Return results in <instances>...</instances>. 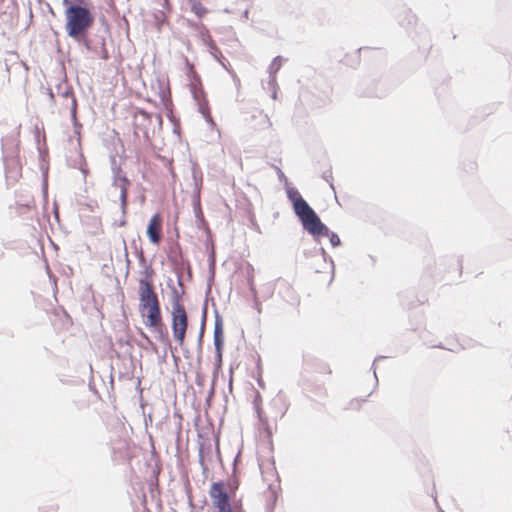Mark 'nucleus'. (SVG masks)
I'll return each instance as SVG.
<instances>
[{
	"label": "nucleus",
	"mask_w": 512,
	"mask_h": 512,
	"mask_svg": "<svg viewBox=\"0 0 512 512\" xmlns=\"http://www.w3.org/2000/svg\"><path fill=\"white\" fill-rule=\"evenodd\" d=\"M185 62H186L188 81L200 78L199 74L195 70L194 65L192 63H190L187 58L185 59Z\"/></svg>",
	"instance_id": "15"
},
{
	"label": "nucleus",
	"mask_w": 512,
	"mask_h": 512,
	"mask_svg": "<svg viewBox=\"0 0 512 512\" xmlns=\"http://www.w3.org/2000/svg\"><path fill=\"white\" fill-rule=\"evenodd\" d=\"M187 328L188 314L181 297L176 294L172 301L171 330L174 340L179 346H182L185 342Z\"/></svg>",
	"instance_id": "3"
},
{
	"label": "nucleus",
	"mask_w": 512,
	"mask_h": 512,
	"mask_svg": "<svg viewBox=\"0 0 512 512\" xmlns=\"http://www.w3.org/2000/svg\"><path fill=\"white\" fill-rule=\"evenodd\" d=\"M191 11L198 17L203 18L208 13V9L201 3L200 0H189Z\"/></svg>",
	"instance_id": "11"
},
{
	"label": "nucleus",
	"mask_w": 512,
	"mask_h": 512,
	"mask_svg": "<svg viewBox=\"0 0 512 512\" xmlns=\"http://www.w3.org/2000/svg\"><path fill=\"white\" fill-rule=\"evenodd\" d=\"M330 241L333 246H337L340 243V239L335 233H331Z\"/></svg>",
	"instance_id": "18"
},
{
	"label": "nucleus",
	"mask_w": 512,
	"mask_h": 512,
	"mask_svg": "<svg viewBox=\"0 0 512 512\" xmlns=\"http://www.w3.org/2000/svg\"><path fill=\"white\" fill-rule=\"evenodd\" d=\"M287 196L293 204L295 214L300 219L303 228L314 237L329 236V229L321 222L315 211L303 199L298 190L291 188Z\"/></svg>",
	"instance_id": "1"
},
{
	"label": "nucleus",
	"mask_w": 512,
	"mask_h": 512,
	"mask_svg": "<svg viewBox=\"0 0 512 512\" xmlns=\"http://www.w3.org/2000/svg\"><path fill=\"white\" fill-rule=\"evenodd\" d=\"M196 101H197V103L199 105V110L203 114V116L208 121H212V117L210 115V111H209V107H208V102H207L206 96H204L203 100H196Z\"/></svg>",
	"instance_id": "14"
},
{
	"label": "nucleus",
	"mask_w": 512,
	"mask_h": 512,
	"mask_svg": "<svg viewBox=\"0 0 512 512\" xmlns=\"http://www.w3.org/2000/svg\"><path fill=\"white\" fill-rule=\"evenodd\" d=\"M113 186L120 191L121 208L122 211L125 212L128 204V190L130 181L120 169H118L114 175Z\"/></svg>",
	"instance_id": "7"
},
{
	"label": "nucleus",
	"mask_w": 512,
	"mask_h": 512,
	"mask_svg": "<svg viewBox=\"0 0 512 512\" xmlns=\"http://www.w3.org/2000/svg\"><path fill=\"white\" fill-rule=\"evenodd\" d=\"M65 98L70 100V109L72 117L76 118V111H77V101L73 95L65 94Z\"/></svg>",
	"instance_id": "17"
},
{
	"label": "nucleus",
	"mask_w": 512,
	"mask_h": 512,
	"mask_svg": "<svg viewBox=\"0 0 512 512\" xmlns=\"http://www.w3.org/2000/svg\"><path fill=\"white\" fill-rule=\"evenodd\" d=\"M276 63H277V59H275V60L273 61V64H272V65H273V66H274V65H276Z\"/></svg>",
	"instance_id": "20"
},
{
	"label": "nucleus",
	"mask_w": 512,
	"mask_h": 512,
	"mask_svg": "<svg viewBox=\"0 0 512 512\" xmlns=\"http://www.w3.org/2000/svg\"><path fill=\"white\" fill-rule=\"evenodd\" d=\"M163 219L159 213L154 214L147 227V236L151 243L159 245L162 240Z\"/></svg>",
	"instance_id": "8"
},
{
	"label": "nucleus",
	"mask_w": 512,
	"mask_h": 512,
	"mask_svg": "<svg viewBox=\"0 0 512 512\" xmlns=\"http://www.w3.org/2000/svg\"><path fill=\"white\" fill-rule=\"evenodd\" d=\"M189 89L195 100H203L205 95L201 78L189 80Z\"/></svg>",
	"instance_id": "9"
},
{
	"label": "nucleus",
	"mask_w": 512,
	"mask_h": 512,
	"mask_svg": "<svg viewBox=\"0 0 512 512\" xmlns=\"http://www.w3.org/2000/svg\"><path fill=\"white\" fill-rule=\"evenodd\" d=\"M209 47H210V52H211L212 56L217 61H219L221 64H223L222 61H221V58L223 57V55H222V52L220 51V49L215 45L214 42H211L209 44Z\"/></svg>",
	"instance_id": "16"
},
{
	"label": "nucleus",
	"mask_w": 512,
	"mask_h": 512,
	"mask_svg": "<svg viewBox=\"0 0 512 512\" xmlns=\"http://www.w3.org/2000/svg\"><path fill=\"white\" fill-rule=\"evenodd\" d=\"M239 512H242V508L239 509Z\"/></svg>",
	"instance_id": "23"
},
{
	"label": "nucleus",
	"mask_w": 512,
	"mask_h": 512,
	"mask_svg": "<svg viewBox=\"0 0 512 512\" xmlns=\"http://www.w3.org/2000/svg\"><path fill=\"white\" fill-rule=\"evenodd\" d=\"M75 4L77 3L78 5L84 3L86 0H72Z\"/></svg>",
	"instance_id": "19"
},
{
	"label": "nucleus",
	"mask_w": 512,
	"mask_h": 512,
	"mask_svg": "<svg viewBox=\"0 0 512 512\" xmlns=\"http://www.w3.org/2000/svg\"><path fill=\"white\" fill-rule=\"evenodd\" d=\"M252 118H253V120L259 121V124H260L259 129H267V128H270L272 125L268 116L266 114H264L263 112H258L257 114L253 115Z\"/></svg>",
	"instance_id": "13"
},
{
	"label": "nucleus",
	"mask_w": 512,
	"mask_h": 512,
	"mask_svg": "<svg viewBox=\"0 0 512 512\" xmlns=\"http://www.w3.org/2000/svg\"><path fill=\"white\" fill-rule=\"evenodd\" d=\"M165 2V4H168V0H163Z\"/></svg>",
	"instance_id": "21"
},
{
	"label": "nucleus",
	"mask_w": 512,
	"mask_h": 512,
	"mask_svg": "<svg viewBox=\"0 0 512 512\" xmlns=\"http://www.w3.org/2000/svg\"><path fill=\"white\" fill-rule=\"evenodd\" d=\"M65 18V30L74 39L86 35L94 24V16L91 11L87 7L78 4H71L67 7Z\"/></svg>",
	"instance_id": "2"
},
{
	"label": "nucleus",
	"mask_w": 512,
	"mask_h": 512,
	"mask_svg": "<svg viewBox=\"0 0 512 512\" xmlns=\"http://www.w3.org/2000/svg\"><path fill=\"white\" fill-rule=\"evenodd\" d=\"M209 496L212 501L214 512H239L241 506L232 504L228 494L227 484L224 482L212 483Z\"/></svg>",
	"instance_id": "5"
},
{
	"label": "nucleus",
	"mask_w": 512,
	"mask_h": 512,
	"mask_svg": "<svg viewBox=\"0 0 512 512\" xmlns=\"http://www.w3.org/2000/svg\"><path fill=\"white\" fill-rule=\"evenodd\" d=\"M214 345L215 349L217 351V357L218 361H222V346H223V336H222V330L219 327L215 328L214 331Z\"/></svg>",
	"instance_id": "10"
},
{
	"label": "nucleus",
	"mask_w": 512,
	"mask_h": 512,
	"mask_svg": "<svg viewBox=\"0 0 512 512\" xmlns=\"http://www.w3.org/2000/svg\"><path fill=\"white\" fill-rule=\"evenodd\" d=\"M284 292L286 296L289 298V302L293 306H299L300 304V297L299 295L293 290V288L286 284L284 285Z\"/></svg>",
	"instance_id": "12"
},
{
	"label": "nucleus",
	"mask_w": 512,
	"mask_h": 512,
	"mask_svg": "<svg viewBox=\"0 0 512 512\" xmlns=\"http://www.w3.org/2000/svg\"><path fill=\"white\" fill-rule=\"evenodd\" d=\"M63 2L66 4V3H68V0H63Z\"/></svg>",
	"instance_id": "22"
},
{
	"label": "nucleus",
	"mask_w": 512,
	"mask_h": 512,
	"mask_svg": "<svg viewBox=\"0 0 512 512\" xmlns=\"http://www.w3.org/2000/svg\"><path fill=\"white\" fill-rule=\"evenodd\" d=\"M140 315L142 317L144 325L158 332H162L164 323L162 319L161 307L158 305L150 307H140Z\"/></svg>",
	"instance_id": "6"
},
{
	"label": "nucleus",
	"mask_w": 512,
	"mask_h": 512,
	"mask_svg": "<svg viewBox=\"0 0 512 512\" xmlns=\"http://www.w3.org/2000/svg\"><path fill=\"white\" fill-rule=\"evenodd\" d=\"M154 271L147 268L143 272V276L138 282L139 308L140 307H157L160 305L158 295L154 287Z\"/></svg>",
	"instance_id": "4"
}]
</instances>
